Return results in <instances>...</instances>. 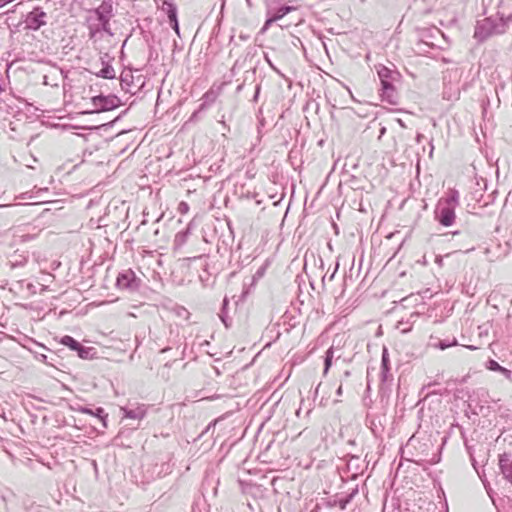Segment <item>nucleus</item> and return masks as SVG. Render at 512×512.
I'll use <instances>...</instances> for the list:
<instances>
[{"label": "nucleus", "mask_w": 512, "mask_h": 512, "mask_svg": "<svg viewBox=\"0 0 512 512\" xmlns=\"http://www.w3.org/2000/svg\"><path fill=\"white\" fill-rule=\"evenodd\" d=\"M290 10H291V8H290V7H282V8H280V9L277 11L276 15H274L271 19H269V20L267 21V23H270V22H273V21H276V20H278V19L282 18V17H283L284 15H286Z\"/></svg>", "instance_id": "obj_6"}, {"label": "nucleus", "mask_w": 512, "mask_h": 512, "mask_svg": "<svg viewBox=\"0 0 512 512\" xmlns=\"http://www.w3.org/2000/svg\"><path fill=\"white\" fill-rule=\"evenodd\" d=\"M60 343L69 347L71 350L77 351L80 357H84L83 353L85 352V350L83 346L73 337L65 335L61 338Z\"/></svg>", "instance_id": "obj_3"}, {"label": "nucleus", "mask_w": 512, "mask_h": 512, "mask_svg": "<svg viewBox=\"0 0 512 512\" xmlns=\"http://www.w3.org/2000/svg\"><path fill=\"white\" fill-rule=\"evenodd\" d=\"M167 14H168V18L170 20L173 30L176 32L177 35H179L180 29H179V24H178L177 15H176V8L173 5H169Z\"/></svg>", "instance_id": "obj_4"}, {"label": "nucleus", "mask_w": 512, "mask_h": 512, "mask_svg": "<svg viewBox=\"0 0 512 512\" xmlns=\"http://www.w3.org/2000/svg\"><path fill=\"white\" fill-rule=\"evenodd\" d=\"M487 368L491 371L501 372V373L505 374L506 376L510 375V371L508 369L501 366L497 361L492 360V359L488 361Z\"/></svg>", "instance_id": "obj_5"}, {"label": "nucleus", "mask_w": 512, "mask_h": 512, "mask_svg": "<svg viewBox=\"0 0 512 512\" xmlns=\"http://www.w3.org/2000/svg\"><path fill=\"white\" fill-rule=\"evenodd\" d=\"M267 266H268V264H265L264 266L260 267V268L256 271V273H255V275H254V278H255V279H260V278H262V277L265 275V273H266Z\"/></svg>", "instance_id": "obj_8"}, {"label": "nucleus", "mask_w": 512, "mask_h": 512, "mask_svg": "<svg viewBox=\"0 0 512 512\" xmlns=\"http://www.w3.org/2000/svg\"><path fill=\"white\" fill-rule=\"evenodd\" d=\"M459 202V193L455 190L449 192L447 197L439 200V222L443 226H451L456 218L455 208Z\"/></svg>", "instance_id": "obj_1"}, {"label": "nucleus", "mask_w": 512, "mask_h": 512, "mask_svg": "<svg viewBox=\"0 0 512 512\" xmlns=\"http://www.w3.org/2000/svg\"><path fill=\"white\" fill-rule=\"evenodd\" d=\"M333 356H334V353H333L332 348L328 349L326 352L324 373H327V371L330 369V367L332 365Z\"/></svg>", "instance_id": "obj_7"}, {"label": "nucleus", "mask_w": 512, "mask_h": 512, "mask_svg": "<svg viewBox=\"0 0 512 512\" xmlns=\"http://www.w3.org/2000/svg\"><path fill=\"white\" fill-rule=\"evenodd\" d=\"M136 280L135 273L131 269H128L118 275L116 284L119 289H130L137 286Z\"/></svg>", "instance_id": "obj_2"}]
</instances>
